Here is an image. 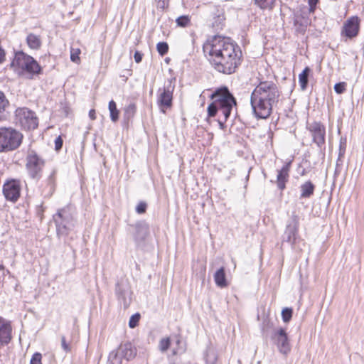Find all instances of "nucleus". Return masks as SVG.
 <instances>
[{
    "label": "nucleus",
    "mask_w": 364,
    "mask_h": 364,
    "mask_svg": "<svg viewBox=\"0 0 364 364\" xmlns=\"http://www.w3.org/2000/svg\"><path fill=\"white\" fill-rule=\"evenodd\" d=\"M203 50L210 63L220 73L232 74L241 63V49L229 38L212 36L204 43Z\"/></svg>",
    "instance_id": "f257e3e1"
},
{
    "label": "nucleus",
    "mask_w": 364,
    "mask_h": 364,
    "mask_svg": "<svg viewBox=\"0 0 364 364\" xmlns=\"http://www.w3.org/2000/svg\"><path fill=\"white\" fill-rule=\"evenodd\" d=\"M281 92L273 81L262 80L253 90L250 104L254 114L259 119H267L279 102Z\"/></svg>",
    "instance_id": "f03ea898"
},
{
    "label": "nucleus",
    "mask_w": 364,
    "mask_h": 364,
    "mask_svg": "<svg viewBox=\"0 0 364 364\" xmlns=\"http://www.w3.org/2000/svg\"><path fill=\"white\" fill-rule=\"evenodd\" d=\"M213 102L207 108L208 117H213L218 113L224 116V119L228 120L236 100L226 87L215 90L210 96Z\"/></svg>",
    "instance_id": "7ed1b4c3"
},
{
    "label": "nucleus",
    "mask_w": 364,
    "mask_h": 364,
    "mask_svg": "<svg viewBox=\"0 0 364 364\" xmlns=\"http://www.w3.org/2000/svg\"><path fill=\"white\" fill-rule=\"evenodd\" d=\"M10 68L18 75H28L29 78L42 73V68L38 63L32 56L23 51L15 53Z\"/></svg>",
    "instance_id": "20e7f679"
},
{
    "label": "nucleus",
    "mask_w": 364,
    "mask_h": 364,
    "mask_svg": "<svg viewBox=\"0 0 364 364\" xmlns=\"http://www.w3.org/2000/svg\"><path fill=\"white\" fill-rule=\"evenodd\" d=\"M46 161L35 149L29 148L25 156V169L29 178L39 181L43 174Z\"/></svg>",
    "instance_id": "39448f33"
},
{
    "label": "nucleus",
    "mask_w": 364,
    "mask_h": 364,
    "mask_svg": "<svg viewBox=\"0 0 364 364\" xmlns=\"http://www.w3.org/2000/svg\"><path fill=\"white\" fill-rule=\"evenodd\" d=\"M23 135L12 127H0V153H8L18 149Z\"/></svg>",
    "instance_id": "423d86ee"
},
{
    "label": "nucleus",
    "mask_w": 364,
    "mask_h": 364,
    "mask_svg": "<svg viewBox=\"0 0 364 364\" xmlns=\"http://www.w3.org/2000/svg\"><path fill=\"white\" fill-rule=\"evenodd\" d=\"M73 218L70 213L68 207H65L58 210L57 213L53 215L58 235L66 236L68 235L73 225Z\"/></svg>",
    "instance_id": "0eeeda50"
},
{
    "label": "nucleus",
    "mask_w": 364,
    "mask_h": 364,
    "mask_svg": "<svg viewBox=\"0 0 364 364\" xmlns=\"http://www.w3.org/2000/svg\"><path fill=\"white\" fill-rule=\"evenodd\" d=\"M16 123L26 130L35 129L38 125L36 113L27 107H19L15 111Z\"/></svg>",
    "instance_id": "6e6552de"
},
{
    "label": "nucleus",
    "mask_w": 364,
    "mask_h": 364,
    "mask_svg": "<svg viewBox=\"0 0 364 364\" xmlns=\"http://www.w3.org/2000/svg\"><path fill=\"white\" fill-rule=\"evenodd\" d=\"M273 343L279 353L287 355L291 351V344L286 330L282 327L275 328L271 336Z\"/></svg>",
    "instance_id": "1a4fd4ad"
},
{
    "label": "nucleus",
    "mask_w": 364,
    "mask_h": 364,
    "mask_svg": "<svg viewBox=\"0 0 364 364\" xmlns=\"http://www.w3.org/2000/svg\"><path fill=\"white\" fill-rule=\"evenodd\" d=\"M173 90L174 86H172L171 82L158 90L156 102L160 111L164 114L172 107Z\"/></svg>",
    "instance_id": "9d476101"
},
{
    "label": "nucleus",
    "mask_w": 364,
    "mask_h": 364,
    "mask_svg": "<svg viewBox=\"0 0 364 364\" xmlns=\"http://www.w3.org/2000/svg\"><path fill=\"white\" fill-rule=\"evenodd\" d=\"M21 181L11 179L7 181L3 186V193L7 200L16 202L21 193Z\"/></svg>",
    "instance_id": "9b49d317"
},
{
    "label": "nucleus",
    "mask_w": 364,
    "mask_h": 364,
    "mask_svg": "<svg viewBox=\"0 0 364 364\" xmlns=\"http://www.w3.org/2000/svg\"><path fill=\"white\" fill-rule=\"evenodd\" d=\"M299 216L293 213L290 220L288 222L284 233V241L294 245L299 231Z\"/></svg>",
    "instance_id": "f8f14e48"
},
{
    "label": "nucleus",
    "mask_w": 364,
    "mask_h": 364,
    "mask_svg": "<svg viewBox=\"0 0 364 364\" xmlns=\"http://www.w3.org/2000/svg\"><path fill=\"white\" fill-rule=\"evenodd\" d=\"M115 293L118 300L123 304L124 307L127 308L132 301V291L126 280L121 279L117 282Z\"/></svg>",
    "instance_id": "ddd939ff"
},
{
    "label": "nucleus",
    "mask_w": 364,
    "mask_h": 364,
    "mask_svg": "<svg viewBox=\"0 0 364 364\" xmlns=\"http://www.w3.org/2000/svg\"><path fill=\"white\" fill-rule=\"evenodd\" d=\"M313 141L316 144L319 148L325 145L326 128L321 122H314L309 124L308 127Z\"/></svg>",
    "instance_id": "4468645a"
},
{
    "label": "nucleus",
    "mask_w": 364,
    "mask_h": 364,
    "mask_svg": "<svg viewBox=\"0 0 364 364\" xmlns=\"http://www.w3.org/2000/svg\"><path fill=\"white\" fill-rule=\"evenodd\" d=\"M360 30V19L357 16L350 17L343 23L341 35L353 38L358 36Z\"/></svg>",
    "instance_id": "2eb2a0df"
},
{
    "label": "nucleus",
    "mask_w": 364,
    "mask_h": 364,
    "mask_svg": "<svg viewBox=\"0 0 364 364\" xmlns=\"http://www.w3.org/2000/svg\"><path fill=\"white\" fill-rule=\"evenodd\" d=\"M133 236L134 240L136 245L143 242L149 234V226L144 222H137L134 225H131L129 230Z\"/></svg>",
    "instance_id": "dca6fc26"
},
{
    "label": "nucleus",
    "mask_w": 364,
    "mask_h": 364,
    "mask_svg": "<svg viewBox=\"0 0 364 364\" xmlns=\"http://www.w3.org/2000/svg\"><path fill=\"white\" fill-rule=\"evenodd\" d=\"M12 328L9 321L0 316V343L7 345L11 340Z\"/></svg>",
    "instance_id": "f3484780"
},
{
    "label": "nucleus",
    "mask_w": 364,
    "mask_h": 364,
    "mask_svg": "<svg viewBox=\"0 0 364 364\" xmlns=\"http://www.w3.org/2000/svg\"><path fill=\"white\" fill-rule=\"evenodd\" d=\"M117 349L122 356L128 361L134 359L137 353L136 348L129 342L121 344Z\"/></svg>",
    "instance_id": "a211bd4d"
},
{
    "label": "nucleus",
    "mask_w": 364,
    "mask_h": 364,
    "mask_svg": "<svg viewBox=\"0 0 364 364\" xmlns=\"http://www.w3.org/2000/svg\"><path fill=\"white\" fill-rule=\"evenodd\" d=\"M290 163L285 164L281 170L278 171L277 183L281 191L286 188V183L288 181Z\"/></svg>",
    "instance_id": "6ab92c4d"
},
{
    "label": "nucleus",
    "mask_w": 364,
    "mask_h": 364,
    "mask_svg": "<svg viewBox=\"0 0 364 364\" xmlns=\"http://www.w3.org/2000/svg\"><path fill=\"white\" fill-rule=\"evenodd\" d=\"M315 185L310 181H307L300 186V196L301 199L311 198L315 191Z\"/></svg>",
    "instance_id": "aec40b11"
},
{
    "label": "nucleus",
    "mask_w": 364,
    "mask_h": 364,
    "mask_svg": "<svg viewBox=\"0 0 364 364\" xmlns=\"http://www.w3.org/2000/svg\"><path fill=\"white\" fill-rule=\"evenodd\" d=\"M215 284L220 288H225L228 286L225 268L221 267L214 274Z\"/></svg>",
    "instance_id": "412c9836"
},
{
    "label": "nucleus",
    "mask_w": 364,
    "mask_h": 364,
    "mask_svg": "<svg viewBox=\"0 0 364 364\" xmlns=\"http://www.w3.org/2000/svg\"><path fill=\"white\" fill-rule=\"evenodd\" d=\"M26 43L28 46L33 50H38L41 47V39L40 36L34 33H29L26 37Z\"/></svg>",
    "instance_id": "4be33fe9"
},
{
    "label": "nucleus",
    "mask_w": 364,
    "mask_h": 364,
    "mask_svg": "<svg viewBox=\"0 0 364 364\" xmlns=\"http://www.w3.org/2000/svg\"><path fill=\"white\" fill-rule=\"evenodd\" d=\"M277 0H252L254 5L261 10L271 11L274 9Z\"/></svg>",
    "instance_id": "5701e85b"
},
{
    "label": "nucleus",
    "mask_w": 364,
    "mask_h": 364,
    "mask_svg": "<svg viewBox=\"0 0 364 364\" xmlns=\"http://www.w3.org/2000/svg\"><path fill=\"white\" fill-rule=\"evenodd\" d=\"M9 107V102L4 93L0 91V122L6 119V109Z\"/></svg>",
    "instance_id": "b1692460"
},
{
    "label": "nucleus",
    "mask_w": 364,
    "mask_h": 364,
    "mask_svg": "<svg viewBox=\"0 0 364 364\" xmlns=\"http://www.w3.org/2000/svg\"><path fill=\"white\" fill-rule=\"evenodd\" d=\"M55 181H56V171L54 169L51 171L50 175L48 176L45 182L46 183L48 191L47 195L50 196L53 195L55 190Z\"/></svg>",
    "instance_id": "393cba45"
},
{
    "label": "nucleus",
    "mask_w": 364,
    "mask_h": 364,
    "mask_svg": "<svg viewBox=\"0 0 364 364\" xmlns=\"http://www.w3.org/2000/svg\"><path fill=\"white\" fill-rule=\"evenodd\" d=\"M310 71V68L309 67H306L302 73L299 75V82L302 90H306L307 87Z\"/></svg>",
    "instance_id": "a878e982"
},
{
    "label": "nucleus",
    "mask_w": 364,
    "mask_h": 364,
    "mask_svg": "<svg viewBox=\"0 0 364 364\" xmlns=\"http://www.w3.org/2000/svg\"><path fill=\"white\" fill-rule=\"evenodd\" d=\"M123 356H122L121 353L117 349L116 350L112 351L108 358V364H122Z\"/></svg>",
    "instance_id": "bb28decb"
},
{
    "label": "nucleus",
    "mask_w": 364,
    "mask_h": 364,
    "mask_svg": "<svg viewBox=\"0 0 364 364\" xmlns=\"http://www.w3.org/2000/svg\"><path fill=\"white\" fill-rule=\"evenodd\" d=\"M109 111L110 113V119L113 122H116L119 119V112L117 108L116 102L114 100H111L109 102Z\"/></svg>",
    "instance_id": "cd10ccee"
},
{
    "label": "nucleus",
    "mask_w": 364,
    "mask_h": 364,
    "mask_svg": "<svg viewBox=\"0 0 364 364\" xmlns=\"http://www.w3.org/2000/svg\"><path fill=\"white\" fill-rule=\"evenodd\" d=\"M206 364H216L218 360V355L215 350L209 349L205 354Z\"/></svg>",
    "instance_id": "c85d7f7f"
},
{
    "label": "nucleus",
    "mask_w": 364,
    "mask_h": 364,
    "mask_svg": "<svg viewBox=\"0 0 364 364\" xmlns=\"http://www.w3.org/2000/svg\"><path fill=\"white\" fill-rule=\"evenodd\" d=\"M136 112V105L134 104H130L124 108V117L127 120H129L132 118Z\"/></svg>",
    "instance_id": "c756f323"
},
{
    "label": "nucleus",
    "mask_w": 364,
    "mask_h": 364,
    "mask_svg": "<svg viewBox=\"0 0 364 364\" xmlns=\"http://www.w3.org/2000/svg\"><path fill=\"white\" fill-rule=\"evenodd\" d=\"M190 21L191 18L188 15L181 16L176 20L177 26L183 28L186 27L190 23Z\"/></svg>",
    "instance_id": "7c9ffc66"
},
{
    "label": "nucleus",
    "mask_w": 364,
    "mask_h": 364,
    "mask_svg": "<svg viewBox=\"0 0 364 364\" xmlns=\"http://www.w3.org/2000/svg\"><path fill=\"white\" fill-rule=\"evenodd\" d=\"M171 345V341L168 337L164 338L160 340L159 343V349L161 352L164 353L166 352L170 347Z\"/></svg>",
    "instance_id": "2f4dec72"
},
{
    "label": "nucleus",
    "mask_w": 364,
    "mask_h": 364,
    "mask_svg": "<svg viewBox=\"0 0 364 364\" xmlns=\"http://www.w3.org/2000/svg\"><path fill=\"white\" fill-rule=\"evenodd\" d=\"M294 26L296 32H304L305 31V26L301 23V18L298 16H295L294 18Z\"/></svg>",
    "instance_id": "473e14b6"
},
{
    "label": "nucleus",
    "mask_w": 364,
    "mask_h": 364,
    "mask_svg": "<svg viewBox=\"0 0 364 364\" xmlns=\"http://www.w3.org/2000/svg\"><path fill=\"white\" fill-rule=\"evenodd\" d=\"M156 49L158 53L163 56L168 53V45L166 42H159L156 45Z\"/></svg>",
    "instance_id": "72a5a7b5"
},
{
    "label": "nucleus",
    "mask_w": 364,
    "mask_h": 364,
    "mask_svg": "<svg viewBox=\"0 0 364 364\" xmlns=\"http://www.w3.org/2000/svg\"><path fill=\"white\" fill-rule=\"evenodd\" d=\"M292 309L291 308H284L282 311V320L284 323H288L292 317Z\"/></svg>",
    "instance_id": "f704fd0d"
},
{
    "label": "nucleus",
    "mask_w": 364,
    "mask_h": 364,
    "mask_svg": "<svg viewBox=\"0 0 364 364\" xmlns=\"http://www.w3.org/2000/svg\"><path fill=\"white\" fill-rule=\"evenodd\" d=\"M139 318H140L139 314H135L132 315L129 318V326L131 328H135L138 325Z\"/></svg>",
    "instance_id": "c9c22d12"
},
{
    "label": "nucleus",
    "mask_w": 364,
    "mask_h": 364,
    "mask_svg": "<svg viewBox=\"0 0 364 364\" xmlns=\"http://www.w3.org/2000/svg\"><path fill=\"white\" fill-rule=\"evenodd\" d=\"M80 53V49H72L70 52V60L74 63H79L80 62V57L79 55Z\"/></svg>",
    "instance_id": "e433bc0d"
},
{
    "label": "nucleus",
    "mask_w": 364,
    "mask_h": 364,
    "mask_svg": "<svg viewBox=\"0 0 364 364\" xmlns=\"http://www.w3.org/2000/svg\"><path fill=\"white\" fill-rule=\"evenodd\" d=\"M346 82H345L336 83L334 85L335 92L338 94H342L346 90Z\"/></svg>",
    "instance_id": "4c0bfd02"
},
{
    "label": "nucleus",
    "mask_w": 364,
    "mask_h": 364,
    "mask_svg": "<svg viewBox=\"0 0 364 364\" xmlns=\"http://www.w3.org/2000/svg\"><path fill=\"white\" fill-rule=\"evenodd\" d=\"M170 0H155L156 6L159 9L164 10L168 7Z\"/></svg>",
    "instance_id": "58836bf2"
},
{
    "label": "nucleus",
    "mask_w": 364,
    "mask_h": 364,
    "mask_svg": "<svg viewBox=\"0 0 364 364\" xmlns=\"http://www.w3.org/2000/svg\"><path fill=\"white\" fill-rule=\"evenodd\" d=\"M41 358V354L39 353H36L33 355L30 361V364H42Z\"/></svg>",
    "instance_id": "ea45409f"
},
{
    "label": "nucleus",
    "mask_w": 364,
    "mask_h": 364,
    "mask_svg": "<svg viewBox=\"0 0 364 364\" xmlns=\"http://www.w3.org/2000/svg\"><path fill=\"white\" fill-rule=\"evenodd\" d=\"M147 205L145 202H140L136 207V212L139 214H143L146 212Z\"/></svg>",
    "instance_id": "a19ab883"
},
{
    "label": "nucleus",
    "mask_w": 364,
    "mask_h": 364,
    "mask_svg": "<svg viewBox=\"0 0 364 364\" xmlns=\"http://www.w3.org/2000/svg\"><path fill=\"white\" fill-rule=\"evenodd\" d=\"M61 346L64 351L66 353L70 352L71 348L68 343H67L65 337L64 336H61Z\"/></svg>",
    "instance_id": "79ce46f5"
},
{
    "label": "nucleus",
    "mask_w": 364,
    "mask_h": 364,
    "mask_svg": "<svg viewBox=\"0 0 364 364\" xmlns=\"http://www.w3.org/2000/svg\"><path fill=\"white\" fill-rule=\"evenodd\" d=\"M218 124H219L220 129H222V130H224L225 128V122L227 120L224 119V116L221 113H218Z\"/></svg>",
    "instance_id": "37998d69"
},
{
    "label": "nucleus",
    "mask_w": 364,
    "mask_h": 364,
    "mask_svg": "<svg viewBox=\"0 0 364 364\" xmlns=\"http://www.w3.org/2000/svg\"><path fill=\"white\" fill-rule=\"evenodd\" d=\"M63 141L61 138V136H58L55 140V150L58 151L60 150L63 146Z\"/></svg>",
    "instance_id": "c03bdc74"
},
{
    "label": "nucleus",
    "mask_w": 364,
    "mask_h": 364,
    "mask_svg": "<svg viewBox=\"0 0 364 364\" xmlns=\"http://www.w3.org/2000/svg\"><path fill=\"white\" fill-rule=\"evenodd\" d=\"M346 151V140L344 141L341 140L339 148V157L343 156Z\"/></svg>",
    "instance_id": "a18cd8bd"
},
{
    "label": "nucleus",
    "mask_w": 364,
    "mask_h": 364,
    "mask_svg": "<svg viewBox=\"0 0 364 364\" xmlns=\"http://www.w3.org/2000/svg\"><path fill=\"white\" fill-rule=\"evenodd\" d=\"M309 4V11L311 12H314L316 9V6L317 3L318 2V0H308Z\"/></svg>",
    "instance_id": "49530a36"
},
{
    "label": "nucleus",
    "mask_w": 364,
    "mask_h": 364,
    "mask_svg": "<svg viewBox=\"0 0 364 364\" xmlns=\"http://www.w3.org/2000/svg\"><path fill=\"white\" fill-rule=\"evenodd\" d=\"M142 57H143V54L141 53L139 51H136L134 53V60L136 63H139L140 62H141L142 60Z\"/></svg>",
    "instance_id": "de8ad7c7"
},
{
    "label": "nucleus",
    "mask_w": 364,
    "mask_h": 364,
    "mask_svg": "<svg viewBox=\"0 0 364 364\" xmlns=\"http://www.w3.org/2000/svg\"><path fill=\"white\" fill-rule=\"evenodd\" d=\"M89 117L91 119L94 120L96 118L95 109H91L89 112Z\"/></svg>",
    "instance_id": "09e8293b"
},
{
    "label": "nucleus",
    "mask_w": 364,
    "mask_h": 364,
    "mask_svg": "<svg viewBox=\"0 0 364 364\" xmlns=\"http://www.w3.org/2000/svg\"><path fill=\"white\" fill-rule=\"evenodd\" d=\"M4 269V266L1 264L0 265V269Z\"/></svg>",
    "instance_id": "8fccbe9b"
}]
</instances>
